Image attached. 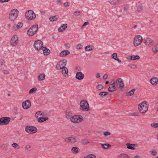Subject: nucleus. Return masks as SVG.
<instances>
[{"label":"nucleus","instance_id":"17","mask_svg":"<svg viewBox=\"0 0 158 158\" xmlns=\"http://www.w3.org/2000/svg\"><path fill=\"white\" fill-rule=\"evenodd\" d=\"M84 77V74H83L81 72H77L76 75V78L78 80L82 79Z\"/></svg>","mask_w":158,"mask_h":158},{"label":"nucleus","instance_id":"64","mask_svg":"<svg viewBox=\"0 0 158 158\" xmlns=\"http://www.w3.org/2000/svg\"><path fill=\"white\" fill-rule=\"evenodd\" d=\"M3 72L4 73L6 74H7L9 73V72L7 70H4Z\"/></svg>","mask_w":158,"mask_h":158},{"label":"nucleus","instance_id":"49","mask_svg":"<svg viewBox=\"0 0 158 158\" xmlns=\"http://www.w3.org/2000/svg\"><path fill=\"white\" fill-rule=\"evenodd\" d=\"M88 158H96V156L93 154H90L87 156Z\"/></svg>","mask_w":158,"mask_h":158},{"label":"nucleus","instance_id":"14","mask_svg":"<svg viewBox=\"0 0 158 158\" xmlns=\"http://www.w3.org/2000/svg\"><path fill=\"white\" fill-rule=\"evenodd\" d=\"M145 44L149 46H152L154 44L153 40L150 38H147L144 40Z\"/></svg>","mask_w":158,"mask_h":158},{"label":"nucleus","instance_id":"12","mask_svg":"<svg viewBox=\"0 0 158 158\" xmlns=\"http://www.w3.org/2000/svg\"><path fill=\"white\" fill-rule=\"evenodd\" d=\"M18 37L15 35L12 37L10 40L11 44L14 46H16L18 43Z\"/></svg>","mask_w":158,"mask_h":158},{"label":"nucleus","instance_id":"61","mask_svg":"<svg viewBox=\"0 0 158 158\" xmlns=\"http://www.w3.org/2000/svg\"><path fill=\"white\" fill-rule=\"evenodd\" d=\"M80 13V12L79 11H77L74 12V14L75 15L78 16L79 14H77V13L79 14Z\"/></svg>","mask_w":158,"mask_h":158},{"label":"nucleus","instance_id":"56","mask_svg":"<svg viewBox=\"0 0 158 158\" xmlns=\"http://www.w3.org/2000/svg\"><path fill=\"white\" fill-rule=\"evenodd\" d=\"M69 3L68 2H66L64 3L63 6L65 7L69 6Z\"/></svg>","mask_w":158,"mask_h":158},{"label":"nucleus","instance_id":"8","mask_svg":"<svg viewBox=\"0 0 158 158\" xmlns=\"http://www.w3.org/2000/svg\"><path fill=\"white\" fill-rule=\"evenodd\" d=\"M43 46V44L42 41L40 40H37L35 42L34 47L35 49L37 50H39L42 49Z\"/></svg>","mask_w":158,"mask_h":158},{"label":"nucleus","instance_id":"45","mask_svg":"<svg viewBox=\"0 0 158 158\" xmlns=\"http://www.w3.org/2000/svg\"><path fill=\"white\" fill-rule=\"evenodd\" d=\"M1 147L2 149L5 150H6L7 148V146L6 145L4 144H2L1 145Z\"/></svg>","mask_w":158,"mask_h":158},{"label":"nucleus","instance_id":"46","mask_svg":"<svg viewBox=\"0 0 158 158\" xmlns=\"http://www.w3.org/2000/svg\"><path fill=\"white\" fill-rule=\"evenodd\" d=\"M103 88V86L101 84L99 85L96 87L97 89L98 90H100L102 89Z\"/></svg>","mask_w":158,"mask_h":158},{"label":"nucleus","instance_id":"22","mask_svg":"<svg viewBox=\"0 0 158 158\" xmlns=\"http://www.w3.org/2000/svg\"><path fill=\"white\" fill-rule=\"evenodd\" d=\"M150 81L152 85H156L158 82V79L156 77H154L150 79Z\"/></svg>","mask_w":158,"mask_h":158},{"label":"nucleus","instance_id":"48","mask_svg":"<svg viewBox=\"0 0 158 158\" xmlns=\"http://www.w3.org/2000/svg\"><path fill=\"white\" fill-rule=\"evenodd\" d=\"M62 67H63V66H61L59 63H57L56 66V68L57 69L59 70L60 69H61Z\"/></svg>","mask_w":158,"mask_h":158},{"label":"nucleus","instance_id":"57","mask_svg":"<svg viewBox=\"0 0 158 158\" xmlns=\"http://www.w3.org/2000/svg\"><path fill=\"white\" fill-rule=\"evenodd\" d=\"M129 66L131 68V69H134L136 68V65L134 64L130 65Z\"/></svg>","mask_w":158,"mask_h":158},{"label":"nucleus","instance_id":"11","mask_svg":"<svg viewBox=\"0 0 158 158\" xmlns=\"http://www.w3.org/2000/svg\"><path fill=\"white\" fill-rule=\"evenodd\" d=\"M65 142L67 143H74L77 142L76 139L73 137H66L64 139Z\"/></svg>","mask_w":158,"mask_h":158},{"label":"nucleus","instance_id":"19","mask_svg":"<svg viewBox=\"0 0 158 158\" xmlns=\"http://www.w3.org/2000/svg\"><path fill=\"white\" fill-rule=\"evenodd\" d=\"M62 70V73L65 77H66L68 76V69L64 67L63 66L61 69Z\"/></svg>","mask_w":158,"mask_h":158},{"label":"nucleus","instance_id":"26","mask_svg":"<svg viewBox=\"0 0 158 158\" xmlns=\"http://www.w3.org/2000/svg\"><path fill=\"white\" fill-rule=\"evenodd\" d=\"M79 150V148L76 147H72L71 149V151L74 154H77Z\"/></svg>","mask_w":158,"mask_h":158},{"label":"nucleus","instance_id":"39","mask_svg":"<svg viewBox=\"0 0 158 158\" xmlns=\"http://www.w3.org/2000/svg\"><path fill=\"white\" fill-rule=\"evenodd\" d=\"M49 19L51 21H55L57 20V18L56 16H53L50 17Z\"/></svg>","mask_w":158,"mask_h":158},{"label":"nucleus","instance_id":"25","mask_svg":"<svg viewBox=\"0 0 158 158\" xmlns=\"http://www.w3.org/2000/svg\"><path fill=\"white\" fill-rule=\"evenodd\" d=\"M140 56H129L127 57V59H139Z\"/></svg>","mask_w":158,"mask_h":158},{"label":"nucleus","instance_id":"58","mask_svg":"<svg viewBox=\"0 0 158 158\" xmlns=\"http://www.w3.org/2000/svg\"><path fill=\"white\" fill-rule=\"evenodd\" d=\"M103 134L105 136H106L110 135V133L109 132L106 131L104 132Z\"/></svg>","mask_w":158,"mask_h":158},{"label":"nucleus","instance_id":"23","mask_svg":"<svg viewBox=\"0 0 158 158\" xmlns=\"http://www.w3.org/2000/svg\"><path fill=\"white\" fill-rule=\"evenodd\" d=\"M42 49L43 51L44 54V55H49L50 52V50L49 49L47 48L46 47H43Z\"/></svg>","mask_w":158,"mask_h":158},{"label":"nucleus","instance_id":"3","mask_svg":"<svg viewBox=\"0 0 158 158\" xmlns=\"http://www.w3.org/2000/svg\"><path fill=\"white\" fill-rule=\"evenodd\" d=\"M19 11L16 9H14L12 10L10 12L9 19L11 21H14L17 17L18 15Z\"/></svg>","mask_w":158,"mask_h":158},{"label":"nucleus","instance_id":"1","mask_svg":"<svg viewBox=\"0 0 158 158\" xmlns=\"http://www.w3.org/2000/svg\"><path fill=\"white\" fill-rule=\"evenodd\" d=\"M80 109L83 111H88L90 110L89 105L86 100L81 101L80 103Z\"/></svg>","mask_w":158,"mask_h":158},{"label":"nucleus","instance_id":"15","mask_svg":"<svg viewBox=\"0 0 158 158\" xmlns=\"http://www.w3.org/2000/svg\"><path fill=\"white\" fill-rule=\"evenodd\" d=\"M115 84L114 82L111 84L108 88V90L110 92H113L116 89V86H115Z\"/></svg>","mask_w":158,"mask_h":158},{"label":"nucleus","instance_id":"53","mask_svg":"<svg viewBox=\"0 0 158 158\" xmlns=\"http://www.w3.org/2000/svg\"><path fill=\"white\" fill-rule=\"evenodd\" d=\"M152 50L153 51L154 53H156L158 52V48H157V47H156L154 50L153 48H152Z\"/></svg>","mask_w":158,"mask_h":158},{"label":"nucleus","instance_id":"9","mask_svg":"<svg viewBox=\"0 0 158 158\" xmlns=\"http://www.w3.org/2000/svg\"><path fill=\"white\" fill-rule=\"evenodd\" d=\"M10 120L9 117H3L0 118V124L2 125L8 124Z\"/></svg>","mask_w":158,"mask_h":158},{"label":"nucleus","instance_id":"54","mask_svg":"<svg viewBox=\"0 0 158 158\" xmlns=\"http://www.w3.org/2000/svg\"><path fill=\"white\" fill-rule=\"evenodd\" d=\"M127 146H133V147L137 146L138 145L137 144H130L129 143H127L126 144Z\"/></svg>","mask_w":158,"mask_h":158},{"label":"nucleus","instance_id":"37","mask_svg":"<svg viewBox=\"0 0 158 158\" xmlns=\"http://www.w3.org/2000/svg\"><path fill=\"white\" fill-rule=\"evenodd\" d=\"M108 94V93L106 92H102L99 94V95L101 98H103V96H105Z\"/></svg>","mask_w":158,"mask_h":158},{"label":"nucleus","instance_id":"16","mask_svg":"<svg viewBox=\"0 0 158 158\" xmlns=\"http://www.w3.org/2000/svg\"><path fill=\"white\" fill-rule=\"evenodd\" d=\"M73 113L70 110H68L65 112V116L67 119H70L73 116Z\"/></svg>","mask_w":158,"mask_h":158},{"label":"nucleus","instance_id":"40","mask_svg":"<svg viewBox=\"0 0 158 158\" xmlns=\"http://www.w3.org/2000/svg\"><path fill=\"white\" fill-rule=\"evenodd\" d=\"M81 143L83 144H86L89 143V142L87 139H84L81 140Z\"/></svg>","mask_w":158,"mask_h":158},{"label":"nucleus","instance_id":"6","mask_svg":"<svg viewBox=\"0 0 158 158\" xmlns=\"http://www.w3.org/2000/svg\"><path fill=\"white\" fill-rule=\"evenodd\" d=\"M25 131L27 133L33 134L36 133L37 131V129L34 126H27L25 127Z\"/></svg>","mask_w":158,"mask_h":158},{"label":"nucleus","instance_id":"35","mask_svg":"<svg viewBox=\"0 0 158 158\" xmlns=\"http://www.w3.org/2000/svg\"><path fill=\"white\" fill-rule=\"evenodd\" d=\"M101 145L102 148L105 149H107L109 147H111V145L108 144H102L101 143Z\"/></svg>","mask_w":158,"mask_h":158},{"label":"nucleus","instance_id":"43","mask_svg":"<svg viewBox=\"0 0 158 158\" xmlns=\"http://www.w3.org/2000/svg\"><path fill=\"white\" fill-rule=\"evenodd\" d=\"M42 115V113L41 111H38L36 112L35 115V117L36 118H37L39 116H41Z\"/></svg>","mask_w":158,"mask_h":158},{"label":"nucleus","instance_id":"44","mask_svg":"<svg viewBox=\"0 0 158 158\" xmlns=\"http://www.w3.org/2000/svg\"><path fill=\"white\" fill-rule=\"evenodd\" d=\"M151 126L154 128L158 127V123H154L151 124Z\"/></svg>","mask_w":158,"mask_h":158},{"label":"nucleus","instance_id":"63","mask_svg":"<svg viewBox=\"0 0 158 158\" xmlns=\"http://www.w3.org/2000/svg\"><path fill=\"white\" fill-rule=\"evenodd\" d=\"M108 77V75L106 74H105L103 76V78L104 79H106Z\"/></svg>","mask_w":158,"mask_h":158},{"label":"nucleus","instance_id":"42","mask_svg":"<svg viewBox=\"0 0 158 158\" xmlns=\"http://www.w3.org/2000/svg\"><path fill=\"white\" fill-rule=\"evenodd\" d=\"M112 58L114 59H119L117 57V55L116 53H114L111 56Z\"/></svg>","mask_w":158,"mask_h":158},{"label":"nucleus","instance_id":"13","mask_svg":"<svg viewBox=\"0 0 158 158\" xmlns=\"http://www.w3.org/2000/svg\"><path fill=\"white\" fill-rule=\"evenodd\" d=\"M115 84L116 85V87H123L124 85L122 79L118 78L116 81Z\"/></svg>","mask_w":158,"mask_h":158},{"label":"nucleus","instance_id":"59","mask_svg":"<svg viewBox=\"0 0 158 158\" xmlns=\"http://www.w3.org/2000/svg\"><path fill=\"white\" fill-rule=\"evenodd\" d=\"M82 46L81 44H78L77 47V49H81V48H82Z\"/></svg>","mask_w":158,"mask_h":158},{"label":"nucleus","instance_id":"31","mask_svg":"<svg viewBox=\"0 0 158 158\" xmlns=\"http://www.w3.org/2000/svg\"><path fill=\"white\" fill-rule=\"evenodd\" d=\"M48 117H40L38 119V121L40 123H42L44 121H46V120H48Z\"/></svg>","mask_w":158,"mask_h":158},{"label":"nucleus","instance_id":"20","mask_svg":"<svg viewBox=\"0 0 158 158\" xmlns=\"http://www.w3.org/2000/svg\"><path fill=\"white\" fill-rule=\"evenodd\" d=\"M70 52L69 50H66L62 51L59 54V56L61 57L66 56L69 54Z\"/></svg>","mask_w":158,"mask_h":158},{"label":"nucleus","instance_id":"2","mask_svg":"<svg viewBox=\"0 0 158 158\" xmlns=\"http://www.w3.org/2000/svg\"><path fill=\"white\" fill-rule=\"evenodd\" d=\"M138 108L140 113H144L148 111V106L146 102H143L139 104Z\"/></svg>","mask_w":158,"mask_h":158},{"label":"nucleus","instance_id":"29","mask_svg":"<svg viewBox=\"0 0 158 158\" xmlns=\"http://www.w3.org/2000/svg\"><path fill=\"white\" fill-rule=\"evenodd\" d=\"M94 48V47L91 45H88L86 46L85 48V49L87 51H90L92 50Z\"/></svg>","mask_w":158,"mask_h":158},{"label":"nucleus","instance_id":"10","mask_svg":"<svg viewBox=\"0 0 158 158\" xmlns=\"http://www.w3.org/2000/svg\"><path fill=\"white\" fill-rule=\"evenodd\" d=\"M22 106L24 109L29 108L31 106V102L29 100H27L22 103Z\"/></svg>","mask_w":158,"mask_h":158},{"label":"nucleus","instance_id":"30","mask_svg":"<svg viewBox=\"0 0 158 158\" xmlns=\"http://www.w3.org/2000/svg\"><path fill=\"white\" fill-rule=\"evenodd\" d=\"M66 60H61L58 63L61 66H64L66 64Z\"/></svg>","mask_w":158,"mask_h":158},{"label":"nucleus","instance_id":"28","mask_svg":"<svg viewBox=\"0 0 158 158\" xmlns=\"http://www.w3.org/2000/svg\"><path fill=\"white\" fill-rule=\"evenodd\" d=\"M31 27L32 30L34 34H35L38 29V25H33Z\"/></svg>","mask_w":158,"mask_h":158},{"label":"nucleus","instance_id":"51","mask_svg":"<svg viewBox=\"0 0 158 158\" xmlns=\"http://www.w3.org/2000/svg\"><path fill=\"white\" fill-rule=\"evenodd\" d=\"M151 154L153 156H155L157 154V152L155 150L151 151Z\"/></svg>","mask_w":158,"mask_h":158},{"label":"nucleus","instance_id":"5","mask_svg":"<svg viewBox=\"0 0 158 158\" xmlns=\"http://www.w3.org/2000/svg\"><path fill=\"white\" fill-rule=\"evenodd\" d=\"M83 119L82 116L80 115H75L72 117L70 121L74 123H80L81 122Z\"/></svg>","mask_w":158,"mask_h":158},{"label":"nucleus","instance_id":"41","mask_svg":"<svg viewBox=\"0 0 158 158\" xmlns=\"http://www.w3.org/2000/svg\"><path fill=\"white\" fill-rule=\"evenodd\" d=\"M36 90V87H34L29 90V94L35 93Z\"/></svg>","mask_w":158,"mask_h":158},{"label":"nucleus","instance_id":"38","mask_svg":"<svg viewBox=\"0 0 158 158\" xmlns=\"http://www.w3.org/2000/svg\"><path fill=\"white\" fill-rule=\"evenodd\" d=\"M11 146L12 147L14 148H15L17 149H19L20 148V147L19 145L16 143H12L11 144Z\"/></svg>","mask_w":158,"mask_h":158},{"label":"nucleus","instance_id":"21","mask_svg":"<svg viewBox=\"0 0 158 158\" xmlns=\"http://www.w3.org/2000/svg\"><path fill=\"white\" fill-rule=\"evenodd\" d=\"M67 26L68 25L67 24H63L58 28V30L60 32H63L65 30L67 27Z\"/></svg>","mask_w":158,"mask_h":158},{"label":"nucleus","instance_id":"52","mask_svg":"<svg viewBox=\"0 0 158 158\" xmlns=\"http://www.w3.org/2000/svg\"><path fill=\"white\" fill-rule=\"evenodd\" d=\"M89 24V23L88 22H85L82 25V27H81V29H83V27L85 26L86 25H88Z\"/></svg>","mask_w":158,"mask_h":158},{"label":"nucleus","instance_id":"60","mask_svg":"<svg viewBox=\"0 0 158 158\" xmlns=\"http://www.w3.org/2000/svg\"><path fill=\"white\" fill-rule=\"evenodd\" d=\"M10 0H0V2L1 3H4L10 1Z\"/></svg>","mask_w":158,"mask_h":158},{"label":"nucleus","instance_id":"34","mask_svg":"<svg viewBox=\"0 0 158 158\" xmlns=\"http://www.w3.org/2000/svg\"><path fill=\"white\" fill-rule=\"evenodd\" d=\"M27 34L29 36H32L35 34L31 27L27 31Z\"/></svg>","mask_w":158,"mask_h":158},{"label":"nucleus","instance_id":"27","mask_svg":"<svg viewBox=\"0 0 158 158\" xmlns=\"http://www.w3.org/2000/svg\"><path fill=\"white\" fill-rule=\"evenodd\" d=\"M45 75L44 73L40 74L38 77V79L40 81H42L44 79Z\"/></svg>","mask_w":158,"mask_h":158},{"label":"nucleus","instance_id":"4","mask_svg":"<svg viewBox=\"0 0 158 158\" xmlns=\"http://www.w3.org/2000/svg\"><path fill=\"white\" fill-rule=\"evenodd\" d=\"M25 16L27 19L32 20L34 19L36 17V15L32 10H29L25 13Z\"/></svg>","mask_w":158,"mask_h":158},{"label":"nucleus","instance_id":"47","mask_svg":"<svg viewBox=\"0 0 158 158\" xmlns=\"http://www.w3.org/2000/svg\"><path fill=\"white\" fill-rule=\"evenodd\" d=\"M25 149L28 151H30L31 150L30 145H27L25 147Z\"/></svg>","mask_w":158,"mask_h":158},{"label":"nucleus","instance_id":"7","mask_svg":"<svg viewBox=\"0 0 158 158\" xmlns=\"http://www.w3.org/2000/svg\"><path fill=\"white\" fill-rule=\"evenodd\" d=\"M143 39L142 36L138 35L135 37L134 40L133 44L135 46L140 45Z\"/></svg>","mask_w":158,"mask_h":158},{"label":"nucleus","instance_id":"32","mask_svg":"<svg viewBox=\"0 0 158 158\" xmlns=\"http://www.w3.org/2000/svg\"><path fill=\"white\" fill-rule=\"evenodd\" d=\"M117 158H129V157L126 154H121L118 156Z\"/></svg>","mask_w":158,"mask_h":158},{"label":"nucleus","instance_id":"24","mask_svg":"<svg viewBox=\"0 0 158 158\" xmlns=\"http://www.w3.org/2000/svg\"><path fill=\"white\" fill-rule=\"evenodd\" d=\"M121 0H109V3L111 5L117 4L121 1Z\"/></svg>","mask_w":158,"mask_h":158},{"label":"nucleus","instance_id":"33","mask_svg":"<svg viewBox=\"0 0 158 158\" xmlns=\"http://www.w3.org/2000/svg\"><path fill=\"white\" fill-rule=\"evenodd\" d=\"M135 90V89H133L130 91L127 92L126 93V95L127 96H130L133 95L134 93V92Z\"/></svg>","mask_w":158,"mask_h":158},{"label":"nucleus","instance_id":"62","mask_svg":"<svg viewBox=\"0 0 158 158\" xmlns=\"http://www.w3.org/2000/svg\"><path fill=\"white\" fill-rule=\"evenodd\" d=\"M64 46L68 48H69L70 47V45L69 44H65Z\"/></svg>","mask_w":158,"mask_h":158},{"label":"nucleus","instance_id":"50","mask_svg":"<svg viewBox=\"0 0 158 158\" xmlns=\"http://www.w3.org/2000/svg\"><path fill=\"white\" fill-rule=\"evenodd\" d=\"M5 63L4 60H0V65H4Z\"/></svg>","mask_w":158,"mask_h":158},{"label":"nucleus","instance_id":"18","mask_svg":"<svg viewBox=\"0 0 158 158\" xmlns=\"http://www.w3.org/2000/svg\"><path fill=\"white\" fill-rule=\"evenodd\" d=\"M23 25V24L22 22H19L17 25H15L13 27V30L14 31H16L21 27Z\"/></svg>","mask_w":158,"mask_h":158},{"label":"nucleus","instance_id":"55","mask_svg":"<svg viewBox=\"0 0 158 158\" xmlns=\"http://www.w3.org/2000/svg\"><path fill=\"white\" fill-rule=\"evenodd\" d=\"M127 148L128 149H131L132 150H135V148H134L133 147L131 146H127Z\"/></svg>","mask_w":158,"mask_h":158},{"label":"nucleus","instance_id":"36","mask_svg":"<svg viewBox=\"0 0 158 158\" xmlns=\"http://www.w3.org/2000/svg\"><path fill=\"white\" fill-rule=\"evenodd\" d=\"M143 10V6L142 4H140L137 7V11L138 12H140Z\"/></svg>","mask_w":158,"mask_h":158}]
</instances>
